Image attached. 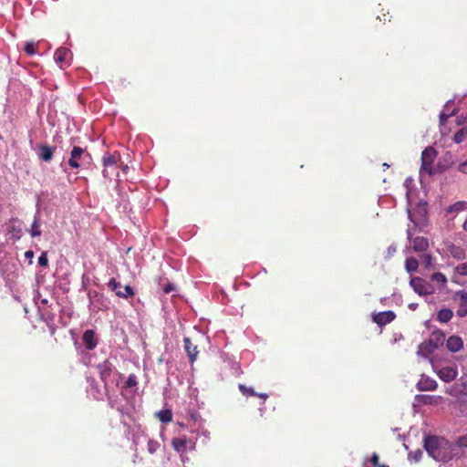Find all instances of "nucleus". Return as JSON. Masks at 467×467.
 <instances>
[{"label": "nucleus", "instance_id": "nucleus-1", "mask_svg": "<svg viewBox=\"0 0 467 467\" xmlns=\"http://www.w3.org/2000/svg\"><path fill=\"white\" fill-rule=\"evenodd\" d=\"M97 369L101 380L104 382L105 390L108 389L110 383H117L118 373L110 359H106L104 362L98 364Z\"/></svg>", "mask_w": 467, "mask_h": 467}, {"label": "nucleus", "instance_id": "nucleus-2", "mask_svg": "<svg viewBox=\"0 0 467 467\" xmlns=\"http://www.w3.org/2000/svg\"><path fill=\"white\" fill-rule=\"evenodd\" d=\"M447 444V440L437 436H427L424 439V449L428 454L433 459H444L441 454L437 452L439 448Z\"/></svg>", "mask_w": 467, "mask_h": 467}, {"label": "nucleus", "instance_id": "nucleus-3", "mask_svg": "<svg viewBox=\"0 0 467 467\" xmlns=\"http://www.w3.org/2000/svg\"><path fill=\"white\" fill-rule=\"evenodd\" d=\"M410 286L419 296L432 295L436 291V286L420 277H413L410 282Z\"/></svg>", "mask_w": 467, "mask_h": 467}, {"label": "nucleus", "instance_id": "nucleus-4", "mask_svg": "<svg viewBox=\"0 0 467 467\" xmlns=\"http://www.w3.org/2000/svg\"><path fill=\"white\" fill-rule=\"evenodd\" d=\"M90 156L82 148L75 146L70 153L68 165L73 169L81 167L84 163L88 162Z\"/></svg>", "mask_w": 467, "mask_h": 467}, {"label": "nucleus", "instance_id": "nucleus-5", "mask_svg": "<svg viewBox=\"0 0 467 467\" xmlns=\"http://www.w3.org/2000/svg\"><path fill=\"white\" fill-rule=\"evenodd\" d=\"M108 286L111 291L115 292L116 296L122 298H128L129 296H131L134 294L131 286H122L121 284L118 282L115 278H111L109 281Z\"/></svg>", "mask_w": 467, "mask_h": 467}, {"label": "nucleus", "instance_id": "nucleus-6", "mask_svg": "<svg viewBox=\"0 0 467 467\" xmlns=\"http://www.w3.org/2000/svg\"><path fill=\"white\" fill-rule=\"evenodd\" d=\"M430 362L431 363L434 370L437 371V374L441 380L445 382H451L456 379L458 375V370L456 367H444L437 370L434 361L432 359H430Z\"/></svg>", "mask_w": 467, "mask_h": 467}, {"label": "nucleus", "instance_id": "nucleus-7", "mask_svg": "<svg viewBox=\"0 0 467 467\" xmlns=\"http://www.w3.org/2000/svg\"><path fill=\"white\" fill-rule=\"evenodd\" d=\"M436 157V150L432 147L426 148L421 153V170L431 173V164Z\"/></svg>", "mask_w": 467, "mask_h": 467}, {"label": "nucleus", "instance_id": "nucleus-8", "mask_svg": "<svg viewBox=\"0 0 467 467\" xmlns=\"http://www.w3.org/2000/svg\"><path fill=\"white\" fill-rule=\"evenodd\" d=\"M171 445L173 449L180 453L185 452L187 449H195V442L185 436L182 438H174L171 441Z\"/></svg>", "mask_w": 467, "mask_h": 467}, {"label": "nucleus", "instance_id": "nucleus-9", "mask_svg": "<svg viewBox=\"0 0 467 467\" xmlns=\"http://www.w3.org/2000/svg\"><path fill=\"white\" fill-rule=\"evenodd\" d=\"M54 58L56 63L62 68L69 65L71 52L68 48L59 47L56 50Z\"/></svg>", "mask_w": 467, "mask_h": 467}, {"label": "nucleus", "instance_id": "nucleus-10", "mask_svg": "<svg viewBox=\"0 0 467 467\" xmlns=\"http://www.w3.org/2000/svg\"><path fill=\"white\" fill-rule=\"evenodd\" d=\"M412 234H413L411 232V228H410V226H409L407 229V238L410 241H411ZM412 244H413V250L415 252H423V251L427 250V248L429 246V242L424 237H416L412 240Z\"/></svg>", "mask_w": 467, "mask_h": 467}, {"label": "nucleus", "instance_id": "nucleus-11", "mask_svg": "<svg viewBox=\"0 0 467 467\" xmlns=\"http://www.w3.org/2000/svg\"><path fill=\"white\" fill-rule=\"evenodd\" d=\"M455 298H459V306L456 311V314L460 317H464L467 316V292L464 290H460L455 293Z\"/></svg>", "mask_w": 467, "mask_h": 467}, {"label": "nucleus", "instance_id": "nucleus-12", "mask_svg": "<svg viewBox=\"0 0 467 467\" xmlns=\"http://www.w3.org/2000/svg\"><path fill=\"white\" fill-rule=\"evenodd\" d=\"M437 386L438 384L434 379L424 375L421 376L420 379L417 383V388L420 391L435 390L437 389Z\"/></svg>", "mask_w": 467, "mask_h": 467}, {"label": "nucleus", "instance_id": "nucleus-13", "mask_svg": "<svg viewBox=\"0 0 467 467\" xmlns=\"http://www.w3.org/2000/svg\"><path fill=\"white\" fill-rule=\"evenodd\" d=\"M467 276V263H462L452 269L451 281L455 284H461V278Z\"/></svg>", "mask_w": 467, "mask_h": 467}, {"label": "nucleus", "instance_id": "nucleus-14", "mask_svg": "<svg viewBox=\"0 0 467 467\" xmlns=\"http://www.w3.org/2000/svg\"><path fill=\"white\" fill-rule=\"evenodd\" d=\"M395 314L392 311L379 312L373 316V321L379 326H384L390 323L395 318Z\"/></svg>", "mask_w": 467, "mask_h": 467}, {"label": "nucleus", "instance_id": "nucleus-15", "mask_svg": "<svg viewBox=\"0 0 467 467\" xmlns=\"http://www.w3.org/2000/svg\"><path fill=\"white\" fill-rule=\"evenodd\" d=\"M446 347L451 352H458L463 348V340L459 336H451L446 341Z\"/></svg>", "mask_w": 467, "mask_h": 467}, {"label": "nucleus", "instance_id": "nucleus-16", "mask_svg": "<svg viewBox=\"0 0 467 467\" xmlns=\"http://www.w3.org/2000/svg\"><path fill=\"white\" fill-rule=\"evenodd\" d=\"M438 348L434 347L430 340H426L420 344L417 354L421 358H429V356L433 353Z\"/></svg>", "mask_w": 467, "mask_h": 467}, {"label": "nucleus", "instance_id": "nucleus-17", "mask_svg": "<svg viewBox=\"0 0 467 467\" xmlns=\"http://www.w3.org/2000/svg\"><path fill=\"white\" fill-rule=\"evenodd\" d=\"M82 340L85 344L86 348L91 350L96 348L98 344V338L93 330H87L83 334Z\"/></svg>", "mask_w": 467, "mask_h": 467}, {"label": "nucleus", "instance_id": "nucleus-18", "mask_svg": "<svg viewBox=\"0 0 467 467\" xmlns=\"http://www.w3.org/2000/svg\"><path fill=\"white\" fill-rule=\"evenodd\" d=\"M447 251L453 258L457 260H463L466 258L465 251L461 246L449 244L447 246Z\"/></svg>", "mask_w": 467, "mask_h": 467}, {"label": "nucleus", "instance_id": "nucleus-19", "mask_svg": "<svg viewBox=\"0 0 467 467\" xmlns=\"http://www.w3.org/2000/svg\"><path fill=\"white\" fill-rule=\"evenodd\" d=\"M184 348L189 356L190 361L193 362L196 359L198 351L197 347L193 345L189 337L183 339Z\"/></svg>", "mask_w": 467, "mask_h": 467}, {"label": "nucleus", "instance_id": "nucleus-20", "mask_svg": "<svg viewBox=\"0 0 467 467\" xmlns=\"http://www.w3.org/2000/svg\"><path fill=\"white\" fill-rule=\"evenodd\" d=\"M441 400V396L417 395L415 397L417 402L430 405L438 404Z\"/></svg>", "mask_w": 467, "mask_h": 467}, {"label": "nucleus", "instance_id": "nucleus-21", "mask_svg": "<svg viewBox=\"0 0 467 467\" xmlns=\"http://www.w3.org/2000/svg\"><path fill=\"white\" fill-rule=\"evenodd\" d=\"M117 164V157L115 155L108 154L103 157V165L105 169L103 170V176L105 178L109 177V173L108 168L115 167Z\"/></svg>", "mask_w": 467, "mask_h": 467}, {"label": "nucleus", "instance_id": "nucleus-22", "mask_svg": "<svg viewBox=\"0 0 467 467\" xmlns=\"http://www.w3.org/2000/svg\"><path fill=\"white\" fill-rule=\"evenodd\" d=\"M54 149L47 145H41L38 148V157L45 161H50L52 160Z\"/></svg>", "mask_w": 467, "mask_h": 467}, {"label": "nucleus", "instance_id": "nucleus-23", "mask_svg": "<svg viewBox=\"0 0 467 467\" xmlns=\"http://www.w3.org/2000/svg\"><path fill=\"white\" fill-rule=\"evenodd\" d=\"M439 454H441L444 459H434L437 462H449L452 458V451H451V445L447 441V444L444 446H441V448L437 451Z\"/></svg>", "mask_w": 467, "mask_h": 467}, {"label": "nucleus", "instance_id": "nucleus-24", "mask_svg": "<svg viewBox=\"0 0 467 467\" xmlns=\"http://www.w3.org/2000/svg\"><path fill=\"white\" fill-rule=\"evenodd\" d=\"M429 340L432 345H434V347L439 348L443 345L445 341V335L442 331L436 330L431 333Z\"/></svg>", "mask_w": 467, "mask_h": 467}, {"label": "nucleus", "instance_id": "nucleus-25", "mask_svg": "<svg viewBox=\"0 0 467 467\" xmlns=\"http://www.w3.org/2000/svg\"><path fill=\"white\" fill-rule=\"evenodd\" d=\"M431 280L437 285L436 289H442L447 284V277L440 272L431 275Z\"/></svg>", "mask_w": 467, "mask_h": 467}, {"label": "nucleus", "instance_id": "nucleus-26", "mask_svg": "<svg viewBox=\"0 0 467 467\" xmlns=\"http://www.w3.org/2000/svg\"><path fill=\"white\" fill-rule=\"evenodd\" d=\"M453 317V312L450 308H441L437 313V320L441 323H448Z\"/></svg>", "mask_w": 467, "mask_h": 467}, {"label": "nucleus", "instance_id": "nucleus-27", "mask_svg": "<svg viewBox=\"0 0 467 467\" xmlns=\"http://www.w3.org/2000/svg\"><path fill=\"white\" fill-rule=\"evenodd\" d=\"M467 209V202H463V201H460V202H455L454 204L451 205L447 212L448 213H457V212H461V211H464Z\"/></svg>", "mask_w": 467, "mask_h": 467}, {"label": "nucleus", "instance_id": "nucleus-28", "mask_svg": "<svg viewBox=\"0 0 467 467\" xmlns=\"http://www.w3.org/2000/svg\"><path fill=\"white\" fill-rule=\"evenodd\" d=\"M419 263L417 259L410 257L406 259L405 268L409 273H413L417 270Z\"/></svg>", "mask_w": 467, "mask_h": 467}, {"label": "nucleus", "instance_id": "nucleus-29", "mask_svg": "<svg viewBox=\"0 0 467 467\" xmlns=\"http://www.w3.org/2000/svg\"><path fill=\"white\" fill-rule=\"evenodd\" d=\"M422 451L416 450L415 451H410L408 455V459L410 462H418L422 457Z\"/></svg>", "mask_w": 467, "mask_h": 467}, {"label": "nucleus", "instance_id": "nucleus-30", "mask_svg": "<svg viewBox=\"0 0 467 467\" xmlns=\"http://www.w3.org/2000/svg\"><path fill=\"white\" fill-rule=\"evenodd\" d=\"M160 448V443L154 440H149L147 444V450L150 454H153Z\"/></svg>", "mask_w": 467, "mask_h": 467}, {"label": "nucleus", "instance_id": "nucleus-31", "mask_svg": "<svg viewBox=\"0 0 467 467\" xmlns=\"http://www.w3.org/2000/svg\"><path fill=\"white\" fill-rule=\"evenodd\" d=\"M30 234L32 237L39 236L41 234V231L39 229V224H38L36 217H35V220L32 223Z\"/></svg>", "mask_w": 467, "mask_h": 467}, {"label": "nucleus", "instance_id": "nucleus-32", "mask_svg": "<svg viewBox=\"0 0 467 467\" xmlns=\"http://www.w3.org/2000/svg\"><path fill=\"white\" fill-rule=\"evenodd\" d=\"M239 389L242 392V394L244 396L257 395V393L252 388H247L246 386H244L243 384H239Z\"/></svg>", "mask_w": 467, "mask_h": 467}, {"label": "nucleus", "instance_id": "nucleus-33", "mask_svg": "<svg viewBox=\"0 0 467 467\" xmlns=\"http://www.w3.org/2000/svg\"><path fill=\"white\" fill-rule=\"evenodd\" d=\"M159 417H160V420L162 422H170L171 420V414L168 410H166V411H160L159 412Z\"/></svg>", "mask_w": 467, "mask_h": 467}, {"label": "nucleus", "instance_id": "nucleus-34", "mask_svg": "<svg viewBox=\"0 0 467 467\" xmlns=\"http://www.w3.org/2000/svg\"><path fill=\"white\" fill-rule=\"evenodd\" d=\"M456 445L459 447V448H467V434L465 435H462V436H460L457 440H456Z\"/></svg>", "mask_w": 467, "mask_h": 467}, {"label": "nucleus", "instance_id": "nucleus-35", "mask_svg": "<svg viewBox=\"0 0 467 467\" xmlns=\"http://www.w3.org/2000/svg\"><path fill=\"white\" fill-rule=\"evenodd\" d=\"M465 136H466L465 130H459L458 132L455 133V135H454V141L456 143H460V142H462L464 140Z\"/></svg>", "mask_w": 467, "mask_h": 467}, {"label": "nucleus", "instance_id": "nucleus-36", "mask_svg": "<svg viewBox=\"0 0 467 467\" xmlns=\"http://www.w3.org/2000/svg\"><path fill=\"white\" fill-rule=\"evenodd\" d=\"M25 51L26 54L33 56L36 53L34 43H26L25 46Z\"/></svg>", "mask_w": 467, "mask_h": 467}, {"label": "nucleus", "instance_id": "nucleus-37", "mask_svg": "<svg viewBox=\"0 0 467 467\" xmlns=\"http://www.w3.org/2000/svg\"><path fill=\"white\" fill-rule=\"evenodd\" d=\"M48 263L47 253H42L38 257V265L41 266H47Z\"/></svg>", "mask_w": 467, "mask_h": 467}, {"label": "nucleus", "instance_id": "nucleus-38", "mask_svg": "<svg viewBox=\"0 0 467 467\" xmlns=\"http://www.w3.org/2000/svg\"><path fill=\"white\" fill-rule=\"evenodd\" d=\"M422 261L426 267H431L432 265V257L431 254H424L422 256Z\"/></svg>", "mask_w": 467, "mask_h": 467}, {"label": "nucleus", "instance_id": "nucleus-39", "mask_svg": "<svg viewBox=\"0 0 467 467\" xmlns=\"http://www.w3.org/2000/svg\"><path fill=\"white\" fill-rule=\"evenodd\" d=\"M397 251V248L394 244H391L388 247L387 251H386V258H390L391 256H393V254L396 253Z\"/></svg>", "mask_w": 467, "mask_h": 467}, {"label": "nucleus", "instance_id": "nucleus-40", "mask_svg": "<svg viewBox=\"0 0 467 467\" xmlns=\"http://www.w3.org/2000/svg\"><path fill=\"white\" fill-rule=\"evenodd\" d=\"M455 113V110L453 109L451 113H446L445 111H442L441 114H440V120H441V123H444L447 119Z\"/></svg>", "mask_w": 467, "mask_h": 467}, {"label": "nucleus", "instance_id": "nucleus-41", "mask_svg": "<svg viewBox=\"0 0 467 467\" xmlns=\"http://www.w3.org/2000/svg\"><path fill=\"white\" fill-rule=\"evenodd\" d=\"M458 170L462 173H467V161L460 163L458 166Z\"/></svg>", "mask_w": 467, "mask_h": 467}, {"label": "nucleus", "instance_id": "nucleus-42", "mask_svg": "<svg viewBox=\"0 0 467 467\" xmlns=\"http://www.w3.org/2000/svg\"><path fill=\"white\" fill-rule=\"evenodd\" d=\"M370 462L374 466H379V456L377 453H373Z\"/></svg>", "mask_w": 467, "mask_h": 467}, {"label": "nucleus", "instance_id": "nucleus-43", "mask_svg": "<svg viewBox=\"0 0 467 467\" xmlns=\"http://www.w3.org/2000/svg\"><path fill=\"white\" fill-rule=\"evenodd\" d=\"M129 387H132L136 385V378L134 376H130L127 381Z\"/></svg>", "mask_w": 467, "mask_h": 467}, {"label": "nucleus", "instance_id": "nucleus-44", "mask_svg": "<svg viewBox=\"0 0 467 467\" xmlns=\"http://www.w3.org/2000/svg\"><path fill=\"white\" fill-rule=\"evenodd\" d=\"M88 296L90 298V305H93L94 304V300L92 299L93 296H100L97 292H94V294H92V292H89Z\"/></svg>", "mask_w": 467, "mask_h": 467}, {"label": "nucleus", "instance_id": "nucleus-45", "mask_svg": "<svg viewBox=\"0 0 467 467\" xmlns=\"http://www.w3.org/2000/svg\"><path fill=\"white\" fill-rule=\"evenodd\" d=\"M446 392L451 396L456 394L455 387L448 388Z\"/></svg>", "mask_w": 467, "mask_h": 467}, {"label": "nucleus", "instance_id": "nucleus-46", "mask_svg": "<svg viewBox=\"0 0 467 467\" xmlns=\"http://www.w3.org/2000/svg\"><path fill=\"white\" fill-rule=\"evenodd\" d=\"M174 289V287L171 285H167L165 287H164V292L166 294L171 292L172 290Z\"/></svg>", "mask_w": 467, "mask_h": 467}, {"label": "nucleus", "instance_id": "nucleus-47", "mask_svg": "<svg viewBox=\"0 0 467 467\" xmlns=\"http://www.w3.org/2000/svg\"><path fill=\"white\" fill-rule=\"evenodd\" d=\"M14 231L16 234H14V236L16 238V239H19L20 236H21V229L19 228L18 230H16V228H14Z\"/></svg>", "mask_w": 467, "mask_h": 467}, {"label": "nucleus", "instance_id": "nucleus-48", "mask_svg": "<svg viewBox=\"0 0 467 467\" xmlns=\"http://www.w3.org/2000/svg\"><path fill=\"white\" fill-rule=\"evenodd\" d=\"M202 434L205 437L206 440L210 439V432L208 431L202 430Z\"/></svg>", "mask_w": 467, "mask_h": 467}, {"label": "nucleus", "instance_id": "nucleus-49", "mask_svg": "<svg viewBox=\"0 0 467 467\" xmlns=\"http://www.w3.org/2000/svg\"><path fill=\"white\" fill-rule=\"evenodd\" d=\"M26 257L32 258L34 255V253L32 251H26L25 254Z\"/></svg>", "mask_w": 467, "mask_h": 467}, {"label": "nucleus", "instance_id": "nucleus-50", "mask_svg": "<svg viewBox=\"0 0 467 467\" xmlns=\"http://www.w3.org/2000/svg\"><path fill=\"white\" fill-rule=\"evenodd\" d=\"M417 306H418V304H415V303H411L409 305V307L411 310H415L417 308Z\"/></svg>", "mask_w": 467, "mask_h": 467}, {"label": "nucleus", "instance_id": "nucleus-51", "mask_svg": "<svg viewBox=\"0 0 467 467\" xmlns=\"http://www.w3.org/2000/svg\"><path fill=\"white\" fill-rule=\"evenodd\" d=\"M256 396H258V397H260V398H262L264 400H266L268 398V395L265 394V393H260V394L257 393Z\"/></svg>", "mask_w": 467, "mask_h": 467}, {"label": "nucleus", "instance_id": "nucleus-52", "mask_svg": "<svg viewBox=\"0 0 467 467\" xmlns=\"http://www.w3.org/2000/svg\"><path fill=\"white\" fill-rule=\"evenodd\" d=\"M102 397H103V393H99V395H96V396H95V398H96L97 400L102 399Z\"/></svg>", "mask_w": 467, "mask_h": 467}, {"label": "nucleus", "instance_id": "nucleus-53", "mask_svg": "<svg viewBox=\"0 0 467 467\" xmlns=\"http://www.w3.org/2000/svg\"><path fill=\"white\" fill-rule=\"evenodd\" d=\"M409 218L410 219V221H412V219H411V214H410V212H409Z\"/></svg>", "mask_w": 467, "mask_h": 467}, {"label": "nucleus", "instance_id": "nucleus-54", "mask_svg": "<svg viewBox=\"0 0 467 467\" xmlns=\"http://www.w3.org/2000/svg\"><path fill=\"white\" fill-rule=\"evenodd\" d=\"M379 467H388V466H385V465L379 466Z\"/></svg>", "mask_w": 467, "mask_h": 467}]
</instances>
